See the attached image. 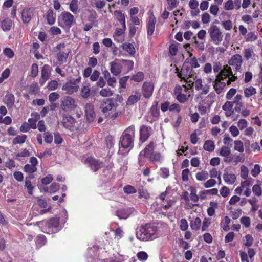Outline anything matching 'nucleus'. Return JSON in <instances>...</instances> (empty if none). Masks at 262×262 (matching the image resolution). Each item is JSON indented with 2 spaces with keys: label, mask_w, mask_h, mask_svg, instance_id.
Masks as SVG:
<instances>
[{
  "label": "nucleus",
  "mask_w": 262,
  "mask_h": 262,
  "mask_svg": "<svg viewBox=\"0 0 262 262\" xmlns=\"http://www.w3.org/2000/svg\"><path fill=\"white\" fill-rule=\"evenodd\" d=\"M136 129L134 125L127 127L122 133L119 141L118 154L122 156L127 155L134 146Z\"/></svg>",
  "instance_id": "nucleus-1"
},
{
  "label": "nucleus",
  "mask_w": 262,
  "mask_h": 262,
  "mask_svg": "<svg viewBox=\"0 0 262 262\" xmlns=\"http://www.w3.org/2000/svg\"><path fill=\"white\" fill-rule=\"evenodd\" d=\"M158 227L154 223L142 225L136 232L138 239L142 241H152L159 237Z\"/></svg>",
  "instance_id": "nucleus-2"
},
{
  "label": "nucleus",
  "mask_w": 262,
  "mask_h": 262,
  "mask_svg": "<svg viewBox=\"0 0 262 262\" xmlns=\"http://www.w3.org/2000/svg\"><path fill=\"white\" fill-rule=\"evenodd\" d=\"M155 142L153 141H150L140 152L139 157L146 158L150 162L152 163L161 162L162 156L160 152L155 151Z\"/></svg>",
  "instance_id": "nucleus-3"
},
{
  "label": "nucleus",
  "mask_w": 262,
  "mask_h": 262,
  "mask_svg": "<svg viewBox=\"0 0 262 262\" xmlns=\"http://www.w3.org/2000/svg\"><path fill=\"white\" fill-rule=\"evenodd\" d=\"M232 73V69L228 65H225L222 70L218 73L215 80L213 82L214 89L217 94L221 93L226 84L225 82L222 81L227 78V77Z\"/></svg>",
  "instance_id": "nucleus-4"
},
{
  "label": "nucleus",
  "mask_w": 262,
  "mask_h": 262,
  "mask_svg": "<svg viewBox=\"0 0 262 262\" xmlns=\"http://www.w3.org/2000/svg\"><path fill=\"white\" fill-rule=\"evenodd\" d=\"M176 73L177 76L184 80L186 83H188V86L191 88L194 84V76L195 73L193 72L192 67H190L188 63H184L182 66L181 71L178 67L176 68Z\"/></svg>",
  "instance_id": "nucleus-5"
},
{
  "label": "nucleus",
  "mask_w": 262,
  "mask_h": 262,
  "mask_svg": "<svg viewBox=\"0 0 262 262\" xmlns=\"http://www.w3.org/2000/svg\"><path fill=\"white\" fill-rule=\"evenodd\" d=\"M59 225V219L57 217H53L39 222V226L40 227L41 231L47 234H52L58 232Z\"/></svg>",
  "instance_id": "nucleus-6"
},
{
  "label": "nucleus",
  "mask_w": 262,
  "mask_h": 262,
  "mask_svg": "<svg viewBox=\"0 0 262 262\" xmlns=\"http://www.w3.org/2000/svg\"><path fill=\"white\" fill-rule=\"evenodd\" d=\"M77 107L75 99L70 96L62 97L60 100V108L66 112L75 110Z\"/></svg>",
  "instance_id": "nucleus-7"
},
{
  "label": "nucleus",
  "mask_w": 262,
  "mask_h": 262,
  "mask_svg": "<svg viewBox=\"0 0 262 262\" xmlns=\"http://www.w3.org/2000/svg\"><path fill=\"white\" fill-rule=\"evenodd\" d=\"M58 25L63 28H70L72 27L75 19L74 16L69 12L64 11L61 13L58 18Z\"/></svg>",
  "instance_id": "nucleus-8"
},
{
  "label": "nucleus",
  "mask_w": 262,
  "mask_h": 262,
  "mask_svg": "<svg viewBox=\"0 0 262 262\" xmlns=\"http://www.w3.org/2000/svg\"><path fill=\"white\" fill-rule=\"evenodd\" d=\"M211 41L215 45H219L223 40V35L220 28L216 25H212L208 30Z\"/></svg>",
  "instance_id": "nucleus-9"
},
{
  "label": "nucleus",
  "mask_w": 262,
  "mask_h": 262,
  "mask_svg": "<svg viewBox=\"0 0 262 262\" xmlns=\"http://www.w3.org/2000/svg\"><path fill=\"white\" fill-rule=\"evenodd\" d=\"M81 79V77L79 76L76 79L70 80L63 85L62 90L69 95H71L76 92L79 89L78 84L80 82Z\"/></svg>",
  "instance_id": "nucleus-10"
},
{
  "label": "nucleus",
  "mask_w": 262,
  "mask_h": 262,
  "mask_svg": "<svg viewBox=\"0 0 262 262\" xmlns=\"http://www.w3.org/2000/svg\"><path fill=\"white\" fill-rule=\"evenodd\" d=\"M118 104L113 98H106L101 102L100 108L106 117L110 112L116 108Z\"/></svg>",
  "instance_id": "nucleus-11"
},
{
  "label": "nucleus",
  "mask_w": 262,
  "mask_h": 262,
  "mask_svg": "<svg viewBox=\"0 0 262 262\" xmlns=\"http://www.w3.org/2000/svg\"><path fill=\"white\" fill-rule=\"evenodd\" d=\"M84 163L93 172H95L104 166V163L100 159H96L93 156H89L84 160Z\"/></svg>",
  "instance_id": "nucleus-12"
},
{
  "label": "nucleus",
  "mask_w": 262,
  "mask_h": 262,
  "mask_svg": "<svg viewBox=\"0 0 262 262\" xmlns=\"http://www.w3.org/2000/svg\"><path fill=\"white\" fill-rule=\"evenodd\" d=\"M227 64L231 68L232 66L233 68L234 71L236 74L237 72L239 71L242 68L243 63L242 56L238 54L233 55L231 56V58L228 61Z\"/></svg>",
  "instance_id": "nucleus-13"
},
{
  "label": "nucleus",
  "mask_w": 262,
  "mask_h": 262,
  "mask_svg": "<svg viewBox=\"0 0 262 262\" xmlns=\"http://www.w3.org/2000/svg\"><path fill=\"white\" fill-rule=\"evenodd\" d=\"M152 128L151 127L142 125L139 130V142L143 143L147 141L151 135Z\"/></svg>",
  "instance_id": "nucleus-14"
},
{
  "label": "nucleus",
  "mask_w": 262,
  "mask_h": 262,
  "mask_svg": "<svg viewBox=\"0 0 262 262\" xmlns=\"http://www.w3.org/2000/svg\"><path fill=\"white\" fill-rule=\"evenodd\" d=\"M65 47L64 43L58 44L56 47V50L58 51L57 53V58L60 64L66 62L68 58L69 53L62 50L64 49Z\"/></svg>",
  "instance_id": "nucleus-15"
},
{
  "label": "nucleus",
  "mask_w": 262,
  "mask_h": 262,
  "mask_svg": "<svg viewBox=\"0 0 262 262\" xmlns=\"http://www.w3.org/2000/svg\"><path fill=\"white\" fill-rule=\"evenodd\" d=\"M51 69V67L48 64H45L42 67L41 70V77L39 79V84L41 86H43L50 78Z\"/></svg>",
  "instance_id": "nucleus-16"
},
{
  "label": "nucleus",
  "mask_w": 262,
  "mask_h": 262,
  "mask_svg": "<svg viewBox=\"0 0 262 262\" xmlns=\"http://www.w3.org/2000/svg\"><path fill=\"white\" fill-rule=\"evenodd\" d=\"M110 71L115 76L119 75L123 69L121 61L120 59H116L110 63Z\"/></svg>",
  "instance_id": "nucleus-17"
},
{
  "label": "nucleus",
  "mask_w": 262,
  "mask_h": 262,
  "mask_svg": "<svg viewBox=\"0 0 262 262\" xmlns=\"http://www.w3.org/2000/svg\"><path fill=\"white\" fill-rule=\"evenodd\" d=\"M35 9L33 7H25L21 12L22 21L25 24L29 23L34 14Z\"/></svg>",
  "instance_id": "nucleus-18"
},
{
  "label": "nucleus",
  "mask_w": 262,
  "mask_h": 262,
  "mask_svg": "<svg viewBox=\"0 0 262 262\" xmlns=\"http://www.w3.org/2000/svg\"><path fill=\"white\" fill-rule=\"evenodd\" d=\"M154 90V85L151 82H144L142 89L143 97L145 98H149L152 95Z\"/></svg>",
  "instance_id": "nucleus-19"
},
{
  "label": "nucleus",
  "mask_w": 262,
  "mask_h": 262,
  "mask_svg": "<svg viewBox=\"0 0 262 262\" xmlns=\"http://www.w3.org/2000/svg\"><path fill=\"white\" fill-rule=\"evenodd\" d=\"M29 161L31 164H26L24 167V171L28 173H33L37 170L36 166L38 164V160L36 157H31Z\"/></svg>",
  "instance_id": "nucleus-20"
},
{
  "label": "nucleus",
  "mask_w": 262,
  "mask_h": 262,
  "mask_svg": "<svg viewBox=\"0 0 262 262\" xmlns=\"http://www.w3.org/2000/svg\"><path fill=\"white\" fill-rule=\"evenodd\" d=\"M62 124L66 128L70 130H74L75 120L70 115H66L63 117Z\"/></svg>",
  "instance_id": "nucleus-21"
},
{
  "label": "nucleus",
  "mask_w": 262,
  "mask_h": 262,
  "mask_svg": "<svg viewBox=\"0 0 262 262\" xmlns=\"http://www.w3.org/2000/svg\"><path fill=\"white\" fill-rule=\"evenodd\" d=\"M84 110L87 120L90 122L93 121L96 117L94 105L92 103H87L85 105Z\"/></svg>",
  "instance_id": "nucleus-22"
},
{
  "label": "nucleus",
  "mask_w": 262,
  "mask_h": 262,
  "mask_svg": "<svg viewBox=\"0 0 262 262\" xmlns=\"http://www.w3.org/2000/svg\"><path fill=\"white\" fill-rule=\"evenodd\" d=\"M183 90L180 85H177L174 89V94L177 100L180 103H183L188 100L186 95L183 93Z\"/></svg>",
  "instance_id": "nucleus-23"
},
{
  "label": "nucleus",
  "mask_w": 262,
  "mask_h": 262,
  "mask_svg": "<svg viewBox=\"0 0 262 262\" xmlns=\"http://www.w3.org/2000/svg\"><path fill=\"white\" fill-rule=\"evenodd\" d=\"M156 18L152 14L149 17V20L147 24V34L148 36H151L155 31Z\"/></svg>",
  "instance_id": "nucleus-24"
},
{
  "label": "nucleus",
  "mask_w": 262,
  "mask_h": 262,
  "mask_svg": "<svg viewBox=\"0 0 262 262\" xmlns=\"http://www.w3.org/2000/svg\"><path fill=\"white\" fill-rule=\"evenodd\" d=\"M131 214V210L130 208H121L117 210L115 214L120 219H126Z\"/></svg>",
  "instance_id": "nucleus-25"
},
{
  "label": "nucleus",
  "mask_w": 262,
  "mask_h": 262,
  "mask_svg": "<svg viewBox=\"0 0 262 262\" xmlns=\"http://www.w3.org/2000/svg\"><path fill=\"white\" fill-rule=\"evenodd\" d=\"M233 105L231 101H227L222 106V109L225 112V115L230 117L234 113V109L233 108Z\"/></svg>",
  "instance_id": "nucleus-26"
},
{
  "label": "nucleus",
  "mask_w": 262,
  "mask_h": 262,
  "mask_svg": "<svg viewBox=\"0 0 262 262\" xmlns=\"http://www.w3.org/2000/svg\"><path fill=\"white\" fill-rule=\"evenodd\" d=\"M13 25V21L9 18H6L1 22V27L4 31L10 30Z\"/></svg>",
  "instance_id": "nucleus-27"
},
{
  "label": "nucleus",
  "mask_w": 262,
  "mask_h": 262,
  "mask_svg": "<svg viewBox=\"0 0 262 262\" xmlns=\"http://www.w3.org/2000/svg\"><path fill=\"white\" fill-rule=\"evenodd\" d=\"M15 98L14 95L11 94H7L4 98V102L7 105L8 108H11L14 104Z\"/></svg>",
  "instance_id": "nucleus-28"
},
{
  "label": "nucleus",
  "mask_w": 262,
  "mask_h": 262,
  "mask_svg": "<svg viewBox=\"0 0 262 262\" xmlns=\"http://www.w3.org/2000/svg\"><path fill=\"white\" fill-rule=\"evenodd\" d=\"M223 179L226 183L228 185H232L236 180V176L233 173L225 172L223 174Z\"/></svg>",
  "instance_id": "nucleus-29"
},
{
  "label": "nucleus",
  "mask_w": 262,
  "mask_h": 262,
  "mask_svg": "<svg viewBox=\"0 0 262 262\" xmlns=\"http://www.w3.org/2000/svg\"><path fill=\"white\" fill-rule=\"evenodd\" d=\"M122 49L128 53L130 56H134L136 53V50L132 43L128 42H125L122 45Z\"/></svg>",
  "instance_id": "nucleus-30"
},
{
  "label": "nucleus",
  "mask_w": 262,
  "mask_h": 262,
  "mask_svg": "<svg viewBox=\"0 0 262 262\" xmlns=\"http://www.w3.org/2000/svg\"><path fill=\"white\" fill-rule=\"evenodd\" d=\"M121 61L125 72L127 73L133 70L134 66L133 61L125 59H121Z\"/></svg>",
  "instance_id": "nucleus-31"
},
{
  "label": "nucleus",
  "mask_w": 262,
  "mask_h": 262,
  "mask_svg": "<svg viewBox=\"0 0 262 262\" xmlns=\"http://www.w3.org/2000/svg\"><path fill=\"white\" fill-rule=\"evenodd\" d=\"M201 220L200 217H196L190 222V226L192 230L198 231L201 228Z\"/></svg>",
  "instance_id": "nucleus-32"
},
{
  "label": "nucleus",
  "mask_w": 262,
  "mask_h": 262,
  "mask_svg": "<svg viewBox=\"0 0 262 262\" xmlns=\"http://www.w3.org/2000/svg\"><path fill=\"white\" fill-rule=\"evenodd\" d=\"M91 94V88L90 84L88 83L85 85H83L81 90L80 95L84 99H88Z\"/></svg>",
  "instance_id": "nucleus-33"
},
{
  "label": "nucleus",
  "mask_w": 262,
  "mask_h": 262,
  "mask_svg": "<svg viewBox=\"0 0 262 262\" xmlns=\"http://www.w3.org/2000/svg\"><path fill=\"white\" fill-rule=\"evenodd\" d=\"M150 112L152 117L158 119L160 116V111L158 108V102L155 101L150 108Z\"/></svg>",
  "instance_id": "nucleus-34"
},
{
  "label": "nucleus",
  "mask_w": 262,
  "mask_h": 262,
  "mask_svg": "<svg viewBox=\"0 0 262 262\" xmlns=\"http://www.w3.org/2000/svg\"><path fill=\"white\" fill-rule=\"evenodd\" d=\"M114 14L115 18L120 22L121 25L125 26V18L124 14L119 10H115L114 12Z\"/></svg>",
  "instance_id": "nucleus-35"
},
{
  "label": "nucleus",
  "mask_w": 262,
  "mask_h": 262,
  "mask_svg": "<svg viewBox=\"0 0 262 262\" xmlns=\"http://www.w3.org/2000/svg\"><path fill=\"white\" fill-rule=\"evenodd\" d=\"M46 17L49 25H52L55 23L56 18L52 10L49 9L47 11Z\"/></svg>",
  "instance_id": "nucleus-36"
},
{
  "label": "nucleus",
  "mask_w": 262,
  "mask_h": 262,
  "mask_svg": "<svg viewBox=\"0 0 262 262\" xmlns=\"http://www.w3.org/2000/svg\"><path fill=\"white\" fill-rule=\"evenodd\" d=\"M141 95L140 93H137L135 95H130L127 101V104L133 105L140 100Z\"/></svg>",
  "instance_id": "nucleus-37"
},
{
  "label": "nucleus",
  "mask_w": 262,
  "mask_h": 262,
  "mask_svg": "<svg viewBox=\"0 0 262 262\" xmlns=\"http://www.w3.org/2000/svg\"><path fill=\"white\" fill-rule=\"evenodd\" d=\"M203 148L206 151L212 152L214 150L215 144L212 140H207L205 142Z\"/></svg>",
  "instance_id": "nucleus-38"
},
{
  "label": "nucleus",
  "mask_w": 262,
  "mask_h": 262,
  "mask_svg": "<svg viewBox=\"0 0 262 262\" xmlns=\"http://www.w3.org/2000/svg\"><path fill=\"white\" fill-rule=\"evenodd\" d=\"M78 0H71L69 5V9L71 12L74 14H76L78 12Z\"/></svg>",
  "instance_id": "nucleus-39"
},
{
  "label": "nucleus",
  "mask_w": 262,
  "mask_h": 262,
  "mask_svg": "<svg viewBox=\"0 0 262 262\" xmlns=\"http://www.w3.org/2000/svg\"><path fill=\"white\" fill-rule=\"evenodd\" d=\"M196 179L199 181H204L208 179L209 178V174L207 171L202 170L201 172H199L196 174Z\"/></svg>",
  "instance_id": "nucleus-40"
},
{
  "label": "nucleus",
  "mask_w": 262,
  "mask_h": 262,
  "mask_svg": "<svg viewBox=\"0 0 262 262\" xmlns=\"http://www.w3.org/2000/svg\"><path fill=\"white\" fill-rule=\"evenodd\" d=\"M27 138V136L26 135H17L13 139L12 143L13 145L23 144L25 142Z\"/></svg>",
  "instance_id": "nucleus-41"
},
{
  "label": "nucleus",
  "mask_w": 262,
  "mask_h": 262,
  "mask_svg": "<svg viewBox=\"0 0 262 262\" xmlns=\"http://www.w3.org/2000/svg\"><path fill=\"white\" fill-rule=\"evenodd\" d=\"M244 93L245 97L249 98L256 93V89L252 86L246 88L244 89Z\"/></svg>",
  "instance_id": "nucleus-42"
},
{
  "label": "nucleus",
  "mask_w": 262,
  "mask_h": 262,
  "mask_svg": "<svg viewBox=\"0 0 262 262\" xmlns=\"http://www.w3.org/2000/svg\"><path fill=\"white\" fill-rule=\"evenodd\" d=\"M88 12L90 14L88 16V20L92 24L94 23L98 17L96 12L93 9H91L88 10Z\"/></svg>",
  "instance_id": "nucleus-43"
},
{
  "label": "nucleus",
  "mask_w": 262,
  "mask_h": 262,
  "mask_svg": "<svg viewBox=\"0 0 262 262\" xmlns=\"http://www.w3.org/2000/svg\"><path fill=\"white\" fill-rule=\"evenodd\" d=\"M99 94L102 97H107L112 96L113 94V92L110 88H106L102 89L100 91Z\"/></svg>",
  "instance_id": "nucleus-44"
},
{
  "label": "nucleus",
  "mask_w": 262,
  "mask_h": 262,
  "mask_svg": "<svg viewBox=\"0 0 262 262\" xmlns=\"http://www.w3.org/2000/svg\"><path fill=\"white\" fill-rule=\"evenodd\" d=\"M245 40L247 42H252L257 39V36L254 32H250L245 36Z\"/></svg>",
  "instance_id": "nucleus-45"
},
{
  "label": "nucleus",
  "mask_w": 262,
  "mask_h": 262,
  "mask_svg": "<svg viewBox=\"0 0 262 262\" xmlns=\"http://www.w3.org/2000/svg\"><path fill=\"white\" fill-rule=\"evenodd\" d=\"M35 242L39 246H43L46 244V238L44 235L39 234L37 236Z\"/></svg>",
  "instance_id": "nucleus-46"
},
{
  "label": "nucleus",
  "mask_w": 262,
  "mask_h": 262,
  "mask_svg": "<svg viewBox=\"0 0 262 262\" xmlns=\"http://www.w3.org/2000/svg\"><path fill=\"white\" fill-rule=\"evenodd\" d=\"M231 152V150L228 146H224L221 147L219 155L223 157H228Z\"/></svg>",
  "instance_id": "nucleus-47"
},
{
  "label": "nucleus",
  "mask_w": 262,
  "mask_h": 262,
  "mask_svg": "<svg viewBox=\"0 0 262 262\" xmlns=\"http://www.w3.org/2000/svg\"><path fill=\"white\" fill-rule=\"evenodd\" d=\"M234 143V150L239 152H243L244 148L243 142L240 140H235Z\"/></svg>",
  "instance_id": "nucleus-48"
},
{
  "label": "nucleus",
  "mask_w": 262,
  "mask_h": 262,
  "mask_svg": "<svg viewBox=\"0 0 262 262\" xmlns=\"http://www.w3.org/2000/svg\"><path fill=\"white\" fill-rule=\"evenodd\" d=\"M144 75L142 72H138L136 74L134 75L131 79L136 82H140L144 79Z\"/></svg>",
  "instance_id": "nucleus-49"
},
{
  "label": "nucleus",
  "mask_w": 262,
  "mask_h": 262,
  "mask_svg": "<svg viewBox=\"0 0 262 262\" xmlns=\"http://www.w3.org/2000/svg\"><path fill=\"white\" fill-rule=\"evenodd\" d=\"M58 83L56 80H51L48 82L47 88L49 91H54L57 89Z\"/></svg>",
  "instance_id": "nucleus-50"
},
{
  "label": "nucleus",
  "mask_w": 262,
  "mask_h": 262,
  "mask_svg": "<svg viewBox=\"0 0 262 262\" xmlns=\"http://www.w3.org/2000/svg\"><path fill=\"white\" fill-rule=\"evenodd\" d=\"M123 190L124 193L127 194L135 193L137 192L136 188L129 185L125 186L123 188Z\"/></svg>",
  "instance_id": "nucleus-51"
},
{
  "label": "nucleus",
  "mask_w": 262,
  "mask_h": 262,
  "mask_svg": "<svg viewBox=\"0 0 262 262\" xmlns=\"http://www.w3.org/2000/svg\"><path fill=\"white\" fill-rule=\"evenodd\" d=\"M252 191L256 196H260L262 194V189L259 185H254L252 187Z\"/></svg>",
  "instance_id": "nucleus-52"
},
{
  "label": "nucleus",
  "mask_w": 262,
  "mask_h": 262,
  "mask_svg": "<svg viewBox=\"0 0 262 262\" xmlns=\"http://www.w3.org/2000/svg\"><path fill=\"white\" fill-rule=\"evenodd\" d=\"M114 138L111 136H107L105 138V143L107 147L109 148L114 146Z\"/></svg>",
  "instance_id": "nucleus-53"
},
{
  "label": "nucleus",
  "mask_w": 262,
  "mask_h": 262,
  "mask_svg": "<svg viewBox=\"0 0 262 262\" xmlns=\"http://www.w3.org/2000/svg\"><path fill=\"white\" fill-rule=\"evenodd\" d=\"M211 225L210 219L205 217L202 223L201 230L202 231H205L207 230L208 227Z\"/></svg>",
  "instance_id": "nucleus-54"
},
{
  "label": "nucleus",
  "mask_w": 262,
  "mask_h": 262,
  "mask_svg": "<svg viewBox=\"0 0 262 262\" xmlns=\"http://www.w3.org/2000/svg\"><path fill=\"white\" fill-rule=\"evenodd\" d=\"M230 221H231V220L228 216H226L225 217L224 222L223 223V224L221 225V226L223 228V229L225 231H228L230 229L229 224L230 223Z\"/></svg>",
  "instance_id": "nucleus-55"
},
{
  "label": "nucleus",
  "mask_w": 262,
  "mask_h": 262,
  "mask_svg": "<svg viewBox=\"0 0 262 262\" xmlns=\"http://www.w3.org/2000/svg\"><path fill=\"white\" fill-rule=\"evenodd\" d=\"M248 168L242 165L241 167V177L245 179L246 180L248 177Z\"/></svg>",
  "instance_id": "nucleus-56"
},
{
  "label": "nucleus",
  "mask_w": 262,
  "mask_h": 262,
  "mask_svg": "<svg viewBox=\"0 0 262 262\" xmlns=\"http://www.w3.org/2000/svg\"><path fill=\"white\" fill-rule=\"evenodd\" d=\"M179 227L182 231H185L188 228V224L185 219H182L180 220Z\"/></svg>",
  "instance_id": "nucleus-57"
},
{
  "label": "nucleus",
  "mask_w": 262,
  "mask_h": 262,
  "mask_svg": "<svg viewBox=\"0 0 262 262\" xmlns=\"http://www.w3.org/2000/svg\"><path fill=\"white\" fill-rule=\"evenodd\" d=\"M38 73V67L36 63H33L31 66V74L32 77H35Z\"/></svg>",
  "instance_id": "nucleus-58"
},
{
  "label": "nucleus",
  "mask_w": 262,
  "mask_h": 262,
  "mask_svg": "<svg viewBox=\"0 0 262 262\" xmlns=\"http://www.w3.org/2000/svg\"><path fill=\"white\" fill-rule=\"evenodd\" d=\"M221 25L226 30H230L232 28L233 24L230 20H227L222 21Z\"/></svg>",
  "instance_id": "nucleus-59"
},
{
  "label": "nucleus",
  "mask_w": 262,
  "mask_h": 262,
  "mask_svg": "<svg viewBox=\"0 0 262 262\" xmlns=\"http://www.w3.org/2000/svg\"><path fill=\"white\" fill-rule=\"evenodd\" d=\"M242 99V96L240 94H237L235 96L233 101H231L232 104H235L236 105H239L242 106L243 103L241 102Z\"/></svg>",
  "instance_id": "nucleus-60"
},
{
  "label": "nucleus",
  "mask_w": 262,
  "mask_h": 262,
  "mask_svg": "<svg viewBox=\"0 0 262 262\" xmlns=\"http://www.w3.org/2000/svg\"><path fill=\"white\" fill-rule=\"evenodd\" d=\"M160 176L163 179H167L169 176V170L166 167H162L160 168Z\"/></svg>",
  "instance_id": "nucleus-61"
},
{
  "label": "nucleus",
  "mask_w": 262,
  "mask_h": 262,
  "mask_svg": "<svg viewBox=\"0 0 262 262\" xmlns=\"http://www.w3.org/2000/svg\"><path fill=\"white\" fill-rule=\"evenodd\" d=\"M169 111L170 112L179 113L181 112V107L180 105L177 103L170 104Z\"/></svg>",
  "instance_id": "nucleus-62"
},
{
  "label": "nucleus",
  "mask_w": 262,
  "mask_h": 262,
  "mask_svg": "<svg viewBox=\"0 0 262 262\" xmlns=\"http://www.w3.org/2000/svg\"><path fill=\"white\" fill-rule=\"evenodd\" d=\"M3 53L4 55L11 59L14 56V53L13 50L9 48H6L3 50Z\"/></svg>",
  "instance_id": "nucleus-63"
},
{
  "label": "nucleus",
  "mask_w": 262,
  "mask_h": 262,
  "mask_svg": "<svg viewBox=\"0 0 262 262\" xmlns=\"http://www.w3.org/2000/svg\"><path fill=\"white\" fill-rule=\"evenodd\" d=\"M137 256L140 261H146L148 257L147 253L144 251L139 252L137 254Z\"/></svg>",
  "instance_id": "nucleus-64"
}]
</instances>
